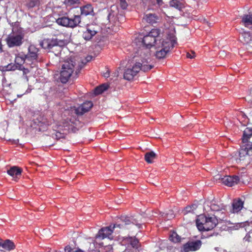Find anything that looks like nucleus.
I'll use <instances>...</instances> for the list:
<instances>
[{
  "label": "nucleus",
  "instance_id": "nucleus-16",
  "mask_svg": "<svg viewBox=\"0 0 252 252\" xmlns=\"http://www.w3.org/2000/svg\"><path fill=\"white\" fill-rule=\"evenodd\" d=\"M221 181L222 183L225 185L229 187H232L238 183L239 181V178L237 176H224L221 179Z\"/></svg>",
  "mask_w": 252,
  "mask_h": 252
},
{
  "label": "nucleus",
  "instance_id": "nucleus-36",
  "mask_svg": "<svg viewBox=\"0 0 252 252\" xmlns=\"http://www.w3.org/2000/svg\"><path fill=\"white\" fill-rule=\"evenodd\" d=\"M195 55V52L193 51H191V54L189 53H187V57L188 58L192 59L194 58Z\"/></svg>",
  "mask_w": 252,
  "mask_h": 252
},
{
  "label": "nucleus",
  "instance_id": "nucleus-41",
  "mask_svg": "<svg viewBox=\"0 0 252 252\" xmlns=\"http://www.w3.org/2000/svg\"><path fill=\"white\" fill-rule=\"evenodd\" d=\"M157 0V3L158 4H160L162 2V0Z\"/></svg>",
  "mask_w": 252,
  "mask_h": 252
},
{
  "label": "nucleus",
  "instance_id": "nucleus-14",
  "mask_svg": "<svg viewBox=\"0 0 252 252\" xmlns=\"http://www.w3.org/2000/svg\"><path fill=\"white\" fill-rule=\"evenodd\" d=\"M92 106L93 103L91 101H86L77 108L75 107L70 108L71 111L74 112L76 114L82 115L84 113L89 111Z\"/></svg>",
  "mask_w": 252,
  "mask_h": 252
},
{
  "label": "nucleus",
  "instance_id": "nucleus-38",
  "mask_svg": "<svg viewBox=\"0 0 252 252\" xmlns=\"http://www.w3.org/2000/svg\"><path fill=\"white\" fill-rule=\"evenodd\" d=\"M240 227H245L246 225H248V222H242L239 224Z\"/></svg>",
  "mask_w": 252,
  "mask_h": 252
},
{
  "label": "nucleus",
  "instance_id": "nucleus-11",
  "mask_svg": "<svg viewBox=\"0 0 252 252\" xmlns=\"http://www.w3.org/2000/svg\"><path fill=\"white\" fill-rule=\"evenodd\" d=\"M64 44V42L62 40H58L57 39H44L40 43L41 46L45 49H51L54 47L61 46Z\"/></svg>",
  "mask_w": 252,
  "mask_h": 252
},
{
  "label": "nucleus",
  "instance_id": "nucleus-10",
  "mask_svg": "<svg viewBox=\"0 0 252 252\" xmlns=\"http://www.w3.org/2000/svg\"><path fill=\"white\" fill-rule=\"evenodd\" d=\"M58 24L64 27L74 28L77 26L81 22L80 16L75 15L73 18L64 16L57 19Z\"/></svg>",
  "mask_w": 252,
  "mask_h": 252
},
{
  "label": "nucleus",
  "instance_id": "nucleus-8",
  "mask_svg": "<svg viewBox=\"0 0 252 252\" xmlns=\"http://www.w3.org/2000/svg\"><path fill=\"white\" fill-rule=\"evenodd\" d=\"M24 37V33L22 32H13L8 35L5 39V41L9 47L19 46L23 43Z\"/></svg>",
  "mask_w": 252,
  "mask_h": 252
},
{
  "label": "nucleus",
  "instance_id": "nucleus-37",
  "mask_svg": "<svg viewBox=\"0 0 252 252\" xmlns=\"http://www.w3.org/2000/svg\"><path fill=\"white\" fill-rule=\"evenodd\" d=\"M172 211H170V214H165V215H167L166 218L167 219H171L174 218V216L172 214Z\"/></svg>",
  "mask_w": 252,
  "mask_h": 252
},
{
  "label": "nucleus",
  "instance_id": "nucleus-17",
  "mask_svg": "<svg viewBox=\"0 0 252 252\" xmlns=\"http://www.w3.org/2000/svg\"><path fill=\"white\" fill-rule=\"evenodd\" d=\"M244 202L240 198H236L233 200L232 203V208L230 209V212L236 213L239 212L243 207Z\"/></svg>",
  "mask_w": 252,
  "mask_h": 252
},
{
  "label": "nucleus",
  "instance_id": "nucleus-18",
  "mask_svg": "<svg viewBox=\"0 0 252 252\" xmlns=\"http://www.w3.org/2000/svg\"><path fill=\"white\" fill-rule=\"evenodd\" d=\"M158 20V17L155 14L153 13L146 14L143 18V21L151 24L156 23Z\"/></svg>",
  "mask_w": 252,
  "mask_h": 252
},
{
  "label": "nucleus",
  "instance_id": "nucleus-45",
  "mask_svg": "<svg viewBox=\"0 0 252 252\" xmlns=\"http://www.w3.org/2000/svg\"><path fill=\"white\" fill-rule=\"evenodd\" d=\"M65 113H68V112H67V109H66L65 110Z\"/></svg>",
  "mask_w": 252,
  "mask_h": 252
},
{
  "label": "nucleus",
  "instance_id": "nucleus-5",
  "mask_svg": "<svg viewBox=\"0 0 252 252\" xmlns=\"http://www.w3.org/2000/svg\"><path fill=\"white\" fill-rule=\"evenodd\" d=\"M252 135V128L247 127L243 132L242 141L244 145L239 151V158L237 159L238 162H244L248 164L252 162V142L248 141V139Z\"/></svg>",
  "mask_w": 252,
  "mask_h": 252
},
{
  "label": "nucleus",
  "instance_id": "nucleus-6",
  "mask_svg": "<svg viewBox=\"0 0 252 252\" xmlns=\"http://www.w3.org/2000/svg\"><path fill=\"white\" fill-rule=\"evenodd\" d=\"M82 65L79 64V61L75 58H71L64 62L62 65L61 72L60 80L63 83H65L68 80L75 68L76 72L79 71L82 67Z\"/></svg>",
  "mask_w": 252,
  "mask_h": 252
},
{
  "label": "nucleus",
  "instance_id": "nucleus-22",
  "mask_svg": "<svg viewBox=\"0 0 252 252\" xmlns=\"http://www.w3.org/2000/svg\"><path fill=\"white\" fill-rule=\"evenodd\" d=\"M96 32L91 28H88L83 33V38L86 40H90L95 34Z\"/></svg>",
  "mask_w": 252,
  "mask_h": 252
},
{
  "label": "nucleus",
  "instance_id": "nucleus-34",
  "mask_svg": "<svg viewBox=\"0 0 252 252\" xmlns=\"http://www.w3.org/2000/svg\"><path fill=\"white\" fill-rule=\"evenodd\" d=\"M78 0H64V3L68 5L77 3Z\"/></svg>",
  "mask_w": 252,
  "mask_h": 252
},
{
  "label": "nucleus",
  "instance_id": "nucleus-40",
  "mask_svg": "<svg viewBox=\"0 0 252 252\" xmlns=\"http://www.w3.org/2000/svg\"><path fill=\"white\" fill-rule=\"evenodd\" d=\"M74 252H84L83 251H82V250L78 249L76 250H75L74 251Z\"/></svg>",
  "mask_w": 252,
  "mask_h": 252
},
{
  "label": "nucleus",
  "instance_id": "nucleus-4",
  "mask_svg": "<svg viewBox=\"0 0 252 252\" xmlns=\"http://www.w3.org/2000/svg\"><path fill=\"white\" fill-rule=\"evenodd\" d=\"M139 218H141V217H138L136 219L130 218L129 217H123L121 219L122 223L120 224H115L113 226H109L108 227H105L102 228L98 231L97 234L96 235V238L100 239H103L106 238H108L110 239H113L112 233L114 229H125L127 228L126 225L132 223L133 224L137 225L140 228L141 224L139 223L140 221L139 220Z\"/></svg>",
  "mask_w": 252,
  "mask_h": 252
},
{
  "label": "nucleus",
  "instance_id": "nucleus-9",
  "mask_svg": "<svg viewBox=\"0 0 252 252\" xmlns=\"http://www.w3.org/2000/svg\"><path fill=\"white\" fill-rule=\"evenodd\" d=\"M210 207L215 212L214 216L219 220L223 221L226 220V209L224 205L214 201L211 202Z\"/></svg>",
  "mask_w": 252,
  "mask_h": 252
},
{
  "label": "nucleus",
  "instance_id": "nucleus-32",
  "mask_svg": "<svg viewBox=\"0 0 252 252\" xmlns=\"http://www.w3.org/2000/svg\"><path fill=\"white\" fill-rule=\"evenodd\" d=\"M130 243L133 248H137L138 241L136 239H132V238H130Z\"/></svg>",
  "mask_w": 252,
  "mask_h": 252
},
{
  "label": "nucleus",
  "instance_id": "nucleus-42",
  "mask_svg": "<svg viewBox=\"0 0 252 252\" xmlns=\"http://www.w3.org/2000/svg\"><path fill=\"white\" fill-rule=\"evenodd\" d=\"M91 59V57H88L87 58V62H88V61H90Z\"/></svg>",
  "mask_w": 252,
  "mask_h": 252
},
{
  "label": "nucleus",
  "instance_id": "nucleus-35",
  "mask_svg": "<svg viewBox=\"0 0 252 252\" xmlns=\"http://www.w3.org/2000/svg\"><path fill=\"white\" fill-rule=\"evenodd\" d=\"M222 178H223V177H222L221 175H217L215 176V177H214V179H215L217 181H218L219 183H222L221 179H222Z\"/></svg>",
  "mask_w": 252,
  "mask_h": 252
},
{
  "label": "nucleus",
  "instance_id": "nucleus-3",
  "mask_svg": "<svg viewBox=\"0 0 252 252\" xmlns=\"http://www.w3.org/2000/svg\"><path fill=\"white\" fill-rule=\"evenodd\" d=\"M163 33H161L158 29H153L151 31L146 35L143 37H140L136 38L135 40V43L137 45L140 47H142V49L138 51V54L140 56L141 52H143L146 50H148L149 54L150 55L149 50L148 48L151 47L154 48V44L157 43L158 40H160L162 37ZM142 56L145 58H147L146 56V53L144 54V53H142Z\"/></svg>",
  "mask_w": 252,
  "mask_h": 252
},
{
  "label": "nucleus",
  "instance_id": "nucleus-23",
  "mask_svg": "<svg viewBox=\"0 0 252 252\" xmlns=\"http://www.w3.org/2000/svg\"><path fill=\"white\" fill-rule=\"evenodd\" d=\"M170 5L180 10L184 7V0H172L170 2Z\"/></svg>",
  "mask_w": 252,
  "mask_h": 252
},
{
  "label": "nucleus",
  "instance_id": "nucleus-44",
  "mask_svg": "<svg viewBox=\"0 0 252 252\" xmlns=\"http://www.w3.org/2000/svg\"><path fill=\"white\" fill-rule=\"evenodd\" d=\"M115 76H118V72H117L115 73Z\"/></svg>",
  "mask_w": 252,
  "mask_h": 252
},
{
  "label": "nucleus",
  "instance_id": "nucleus-30",
  "mask_svg": "<svg viewBox=\"0 0 252 252\" xmlns=\"http://www.w3.org/2000/svg\"><path fill=\"white\" fill-rule=\"evenodd\" d=\"M197 208V206L196 204H192L191 206H188L186 207L184 210L182 211V213L186 215L188 213H194V211Z\"/></svg>",
  "mask_w": 252,
  "mask_h": 252
},
{
  "label": "nucleus",
  "instance_id": "nucleus-24",
  "mask_svg": "<svg viewBox=\"0 0 252 252\" xmlns=\"http://www.w3.org/2000/svg\"><path fill=\"white\" fill-rule=\"evenodd\" d=\"M2 247L4 249L9 251L13 250L15 248V246L12 241H11L10 240L7 239V240L4 241V242H3Z\"/></svg>",
  "mask_w": 252,
  "mask_h": 252
},
{
  "label": "nucleus",
  "instance_id": "nucleus-7",
  "mask_svg": "<svg viewBox=\"0 0 252 252\" xmlns=\"http://www.w3.org/2000/svg\"><path fill=\"white\" fill-rule=\"evenodd\" d=\"M221 221L214 216L207 217L199 215L196 220V224L199 231H209L213 229L219 221Z\"/></svg>",
  "mask_w": 252,
  "mask_h": 252
},
{
  "label": "nucleus",
  "instance_id": "nucleus-27",
  "mask_svg": "<svg viewBox=\"0 0 252 252\" xmlns=\"http://www.w3.org/2000/svg\"><path fill=\"white\" fill-rule=\"evenodd\" d=\"M156 154L153 151L147 153L145 155V159L148 163L153 162V160L156 158Z\"/></svg>",
  "mask_w": 252,
  "mask_h": 252
},
{
  "label": "nucleus",
  "instance_id": "nucleus-19",
  "mask_svg": "<svg viewBox=\"0 0 252 252\" xmlns=\"http://www.w3.org/2000/svg\"><path fill=\"white\" fill-rule=\"evenodd\" d=\"M38 49L33 45H31L29 47V54L27 55V59L36 60L37 56Z\"/></svg>",
  "mask_w": 252,
  "mask_h": 252
},
{
  "label": "nucleus",
  "instance_id": "nucleus-39",
  "mask_svg": "<svg viewBox=\"0 0 252 252\" xmlns=\"http://www.w3.org/2000/svg\"><path fill=\"white\" fill-rule=\"evenodd\" d=\"M103 75L106 78L109 77V75H110L109 72L108 71H107L105 73H104Z\"/></svg>",
  "mask_w": 252,
  "mask_h": 252
},
{
  "label": "nucleus",
  "instance_id": "nucleus-25",
  "mask_svg": "<svg viewBox=\"0 0 252 252\" xmlns=\"http://www.w3.org/2000/svg\"><path fill=\"white\" fill-rule=\"evenodd\" d=\"M93 11V8L90 4H87L81 7V15L87 16L91 14Z\"/></svg>",
  "mask_w": 252,
  "mask_h": 252
},
{
  "label": "nucleus",
  "instance_id": "nucleus-13",
  "mask_svg": "<svg viewBox=\"0 0 252 252\" xmlns=\"http://www.w3.org/2000/svg\"><path fill=\"white\" fill-rule=\"evenodd\" d=\"M201 245L200 240L190 241L184 245L182 251L184 252L196 251L200 249Z\"/></svg>",
  "mask_w": 252,
  "mask_h": 252
},
{
  "label": "nucleus",
  "instance_id": "nucleus-33",
  "mask_svg": "<svg viewBox=\"0 0 252 252\" xmlns=\"http://www.w3.org/2000/svg\"><path fill=\"white\" fill-rule=\"evenodd\" d=\"M120 6L123 9H125L127 6L126 0H120Z\"/></svg>",
  "mask_w": 252,
  "mask_h": 252
},
{
  "label": "nucleus",
  "instance_id": "nucleus-43",
  "mask_svg": "<svg viewBox=\"0 0 252 252\" xmlns=\"http://www.w3.org/2000/svg\"><path fill=\"white\" fill-rule=\"evenodd\" d=\"M2 243H3V242L2 241V240H0V247H2Z\"/></svg>",
  "mask_w": 252,
  "mask_h": 252
},
{
  "label": "nucleus",
  "instance_id": "nucleus-29",
  "mask_svg": "<svg viewBox=\"0 0 252 252\" xmlns=\"http://www.w3.org/2000/svg\"><path fill=\"white\" fill-rule=\"evenodd\" d=\"M108 85L103 84L100 85L95 89L94 93L95 95L103 93L104 91L108 89Z\"/></svg>",
  "mask_w": 252,
  "mask_h": 252
},
{
  "label": "nucleus",
  "instance_id": "nucleus-12",
  "mask_svg": "<svg viewBox=\"0 0 252 252\" xmlns=\"http://www.w3.org/2000/svg\"><path fill=\"white\" fill-rule=\"evenodd\" d=\"M26 57L24 56L19 55L15 59V64H9L7 66V70H14L16 69L23 70L24 68L23 64L25 62Z\"/></svg>",
  "mask_w": 252,
  "mask_h": 252
},
{
  "label": "nucleus",
  "instance_id": "nucleus-21",
  "mask_svg": "<svg viewBox=\"0 0 252 252\" xmlns=\"http://www.w3.org/2000/svg\"><path fill=\"white\" fill-rule=\"evenodd\" d=\"M242 22L246 27L252 30V14L244 15L242 17Z\"/></svg>",
  "mask_w": 252,
  "mask_h": 252
},
{
  "label": "nucleus",
  "instance_id": "nucleus-26",
  "mask_svg": "<svg viewBox=\"0 0 252 252\" xmlns=\"http://www.w3.org/2000/svg\"><path fill=\"white\" fill-rule=\"evenodd\" d=\"M118 13V9L116 5H112L111 7L110 11L108 16V19L109 21L112 20L113 18L115 17Z\"/></svg>",
  "mask_w": 252,
  "mask_h": 252
},
{
  "label": "nucleus",
  "instance_id": "nucleus-20",
  "mask_svg": "<svg viewBox=\"0 0 252 252\" xmlns=\"http://www.w3.org/2000/svg\"><path fill=\"white\" fill-rule=\"evenodd\" d=\"M22 169L17 166H12L9 170H7V172L10 176L13 178H17L19 175H20L22 172Z\"/></svg>",
  "mask_w": 252,
  "mask_h": 252
},
{
  "label": "nucleus",
  "instance_id": "nucleus-1",
  "mask_svg": "<svg viewBox=\"0 0 252 252\" xmlns=\"http://www.w3.org/2000/svg\"><path fill=\"white\" fill-rule=\"evenodd\" d=\"M143 52H141L140 54L141 62H136L129 64L126 67L124 73V78L127 80H131L133 79L140 70L145 72L150 70L153 65L151 63V59L150 58V54L148 50H146L143 52L145 54H147V58L145 59L142 55Z\"/></svg>",
  "mask_w": 252,
  "mask_h": 252
},
{
  "label": "nucleus",
  "instance_id": "nucleus-15",
  "mask_svg": "<svg viewBox=\"0 0 252 252\" xmlns=\"http://www.w3.org/2000/svg\"><path fill=\"white\" fill-rule=\"evenodd\" d=\"M241 41L248 46V49L252 53V33L244 32L242 33L240 38Z\"/></svg>",
  "mask_w": 252,
  "mask_h": 252
},
{
  "label": "nucleus",
  "instance_id": "nucleus-28",
  "mask_svg": "<svg viewBox=\"0 0 252 252\" xmlns=\"http://www.w3.org/2000/svg\"><path fill=\"white\" fill-rule=\"evenodd\" d=\"M39 4L38 0H28L25 5L28 9L32 8L34 7L37 6Z\"/></svg>",
  "mask_w": 252,
  "mask_h": 252
},
{
  "label": "nucleus",
  "instance_id": "nucleus-46",
  "mask_svg": "<svg viewBox=\"0 0 252 252\" xmlns=\"http://www.w3.org/2000/svg\"><path fill=\"white\" fill-rule=\"evenodd\" d=\"M27 71V69H25V70L24 71V73H26V71Z\"/></svg>",
  "mask_w": 252,
  "mask_h": 252
},
{
  "label": "nucleus",
  "instance_id": "nucleus-2",
  "mask_svg": "<svg viewBox=\"0 0 252 252\" xmlns=\"http://www.w3.org/2000/svg\"><path fill=\"white\" fill-rule=\"evenodd\" d=\"M176 43V38L173 31L169 34L162 35L160 39L158 40L157 43L154 44L155 55L156 58L160 59L165 57Z\"/></svg>",
  "mask_w": 252,
  "mask_h": 252
},
{
  "label": "nucleus",
  "instance_id": "nucleus-31",
  "mask_svg": "<svg viewBox=\"0 0 252 252\" xmlns=\"http://www.w3.org/2000/svg\"><path fill=\"white\" fill-rule=\"evenodd\" d=\"M170 239L171 241L174 243L179 242L180 241V237L177 234L176 232H172L170 236Z\"/></svg>",
  "mask_w": 252,
  "mask_h": 252
}]
</instances>
